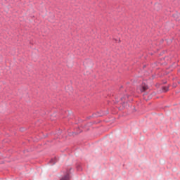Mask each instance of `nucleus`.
I'll return each mask as SVG.
<instances>
[{
	"label": "nucleus",
	"mask_w": 180,
	"mask_h": 180,
	"mask_svg": "<svg viewBox=\"0 0 180 180\" xmlns=\"http://www.w3.org/2000/svg\"><path fill=\"white\" fill-rule=\"evenodd\" d=\"M138 89L141 93L146 92L148 89V86L146 83H142L141 86L138 87Z\"/></svg>",
	"instance_id": "nucleus-1"
},
{
	"label": "nucleus",
	"mask_w": 180,
	"mask_h": 180,
	"mask_svg": "<svg viewBox=\"0 0 180 180\" xmlns=\"http://www.w3.org/2000/svg\"><path fill=\"white\" fill-rule=\"evenodd\" d=\"M72 168H70L69 170H67V174L63 176L60 180H70L71 176H70V171H71Z\"/></svg>",
	"instance_id": "nucleus-2"
},
{
	"label": "nucleus",
	"mask_w": 180,
	"mask_h": 180,
	"mask_svg": "<svg viewBox=\"0 0 180 180\" xmlns=\"http://www.w3.org/2000/svg\"><path fill=\"white\" fill-rule=\"evenodd\" d=\"M76 168H77V171H82V167L81 165V163H77Z\"/></svg>",
	"instance_id": "nucleus-3"
},
{
	"label": "nucleus",
	"mask_w": 180,
	"mask_h": 180,
	"mask_svg": "<svg viewBox=\"0 0 180 180\" xmlns=\"http://www.w3.org/2000/svg\"><path fill=\"white\" fill-rule=\"evenodd\" d=\"M102 112H97L96 113H94L93 116L94 117H101V116H102Z\"/></svg>",
	"instance_id": "nucleus-4"
},
{
	"label": "nucleus",
	"mask_w": 180,
	"mask_h": 180,
	"mask_svg": "<svg viewBox=\"0 0 180 180\" xmlns=\"http://www.w3.org/2000/svg\"><path fill=\"white\" fill-rule=\"evenodd\" d=\"M169 90V88L168 86H163L162 87V91L164 92H168Z\"/></svg>",
	"instance_id": "nucleus-5"
},
{
	"label": "nucleus",
	"mask_w": 180,
	"mask_h": 180,
	"mask_svg": "<svg viewBox=\"0 0 180 180\" xmlns=\"http://www.w3.org/2000/svg\"><path fill=\"white\" fill-rule=\"evenodd\" d=\"M56 162H57V161H56V159H51L50 164H51L52 165H54Z\"/></svg>",
	"instance_id": "nucleus-6"
},
{
	"label": "nucleus",
	"mask_w": 180,
	"mask_h": 180,
	"mask_svg": "<svg viewBox=\"0 0 180 180\" xmlns=\"http://www.w3.org/2000/svg\"><path fill=\"white\" fill-rule=\"evenodd\" d=\"M120 99V101H124V97H121Z\"/></svg>",
	"instance_id": "nucleus-7"
},
{
	"label": "nucleus",
	"mask_w": 180,
	"mask_h": 180,
	"mask_svg": "<svg viewBox=\"0 0 180 180\" xmlns=\"http://www.w3.org/2000/svg\"><path fill=\"white\" fill-rule=\"evenodd\" d=\"M176 20H178V21H179L180 20H179V18H176Z\"/></svg>",
	"instance_id": "nucleus-8"
},
{
	"label": "nucleus",
	"mask_w": 180,
	"mask_h": 180,
	"mask_svg": "<svg viewBox=\"0 0 180 180\" xmlns=\"http://www.w3.org/2000/svg\"><path fill=\"white\" fill-rule=\"evenodd\" d=\"M127 98H129V96H127Z\"/></svg>",
	"instance_id": "nucleus-9"
}]
</instances>
